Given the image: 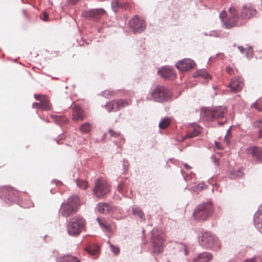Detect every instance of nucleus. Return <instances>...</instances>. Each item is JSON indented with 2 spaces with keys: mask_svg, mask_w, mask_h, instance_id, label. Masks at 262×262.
<instances>
[{
  "mask_svg": "<svg viewBox=\"0 0 262 262\" xmlns=\"http://www.w3.org/2000/svg\"><path fill=\"white\" fill-rule=\"evenodd\" d=\"M79 206V198L76 195L72 196L68 199L67 202L61 204L59 212L63 217H68L75 214Z\"/></svg>",
  "mask_w": 262,
  "mask_h": 262,
  "instance_id": "nucleus-1",
  "label": "nucleus"
},
{
  "mask_svg": "<svg viewBox=\"0 0 262 262\" xmlns=\"http://www.w3.org/2000/svg\"><path fill=\"white\" fill-rule=\"evenodd\" d=\"M199 243L201 246L207 249L218 250L221 247V243L217 237L210 232L202 233L200 238Z\"/></svg>",
  "mask_w": 262,
  "mask_h": 262,
  "instance_id": "nucleus-2",
  "label": "nucleus"
},
{
  "mask_svg": "<svg viewBox=\"0 0 262 262\" xmlns=\"http://www.w3.org/2000/svg\"><path fill=\"white\" fill-rule=\"evenodd\" d=\"M151 242L152 244V252L159 254L164 249L165 242V234L161 230L154 228L151 231Z\"/></svg>",
  "mask_w": 262,
  "mask_h": 262,
  "instance_id": "nucleus-3",
  "label": "nucleus"
},
{
  "mask_svg": "<svg viewBox=\"0 0 262 262\" xmlns=\"http://www.w3.org/2000/svg\"><path fill=\"white\" fill-rule=\"evenodd\" d=\"M212 212V204L210 202L203 203L195 209L193 216L196 220H205L211 215Z\"/></svg>",
  "mask_w": 262,
  "mask_h": 262,
  "instance_id": "nucleus-4",
  "label": "nucleus"
},
{
  "mask_svg": "<svg viewBox=\"0 0 262 262\" xmlns=\"http://www.w3.org/2000/svg\"><path fill=\"white\" fill-rule=\"evenodd\" d=\"M227 113L226 107L218 106L213 108H206L202 113V117L206 121H214L223 118Z\"/></svg>",
  "mask_w": 262,
  "mask_h": 262,
  "instance_id": "nucleus-5",
  "label": "nucleus"
},
{
  "mask_svg": "<svg viewBox=\"0 0 262 262\" xmlns=\"http://www.w3.org/2000/svg\"><path fill=\"white\" fill-rule=\"evenodd\" d=\"M85 226V221L78 216L73 217L67 226V231L69 235L72 236L78 235Z\"/></svg>",
  "mask_w": 262,
  "mask_h": 262,
  "instance_id": "nucleus-6",
  "label": "nucleus"
},
{
  "mask_svg": "<svg viewBox=\"0 0 262 262\" xmlns=\"http://www.w3.org/2000/svg\"><path fill=\"white\" fill-rule=\"evenodd\" d=\"M150 96V99L158 102H162L170 99L171 94L164 86H158L151 92Z\"/></svg>",
  "mask_w": 262,
  "mask_h": 262,
  "instance_id": "nucleus-7",
  "label": "nucleus"
},
{
  "mask_svg": "<svg viewBox=\"0 0 262 262\" xmlns=\"http://www.w3.org/2000/svg\"><path fill=\"white\" fill-rule=\"evenodd\" d=\"M221 17L222 19L227 18L224 20V25L226 28L229 29L236 24L237 14L236 9L234 8H230L228 12L225 11L222 12L221 14Z\"/></svg>",
  "mask_w": 262,
  "mask_h": 262,
  "instance_id": "nucleus-8",
  "label": "nucleus"
},
{
  "mask_svg": "<svg viewBox=\"0 0 262 262\" xmlns=\"http://www.w3.org/2000/svg\"><path fill=\"white\" fill-rule=\"evenodd\" d=\"M110 190V186L106 181L98 179L95 184L93 193L97 198H102Z\"/></svg>",
  "mask_w": 262,
  "mask_h": 262,
  "instance_id": "nucleus-9",
  "label": "nucleus"
},
{
  "mask_svg": "<svg viewBox=\"0 0 262 262\" xmlns=\"http://www.w3.org/2000/svg\"><path fill=\"white\" fill-rule=\"evenodd\" d=\"M19 192L13 188L4 186L0 188V196L4 195L5 201L7 203L13 202L17 200Z\"/></svg>",
  "mask_w": 262,
  "mask_h": 262,
  "instance_id": "nucleus-10",
  "label": "nucleus"
},
{
  "mask_svg": "<svg viewBox=\"0 0 262 262\" xmlns=\"http://www.w3.org/2000/svg\"><path fill=\"white\" fill-rule=\"evenodd\" d=\"M82 15L87 19L98 21L104 16L107 15V12L102 8L91 9L83 11Z\"/></svg>",
  "mask_w": 262,
  "mask_h": 262,
  "instance_id": "nucleus-11",
  "label": "nucleus"
},
{
  "mask_svg": "<svg viewBox=\"0 0 262 262\" xmlns=\"http://www.w3.org/2000/svg\"><path fill=\"white\" fill-rule=\"evenodd\" d=\"M129 26L133 31L138 32L144 31L146 27L144 21L137 16L129 21Z\"/></svg>",
  "mask_w": 262,
  "mask_h": 262,
  "instance_id": "nucleus-12",
  "label": "nucleus"
},
{
  "mask_svg": "<svg viewBox=\"0 0 262 262\" xmlns=\"http://www.w3.org/2000/svg\"><path fill=\"white\" fill-rule=\"evenodd\" d=\"M246 153L254 161L262 162V148L256 146H250L246 149Z\"/></svg>",
  "mask_w": 262,
  "mask_h": 262,
  "instance_id": "nucleus-13",
  "label": "nucleus"
},
{
  "mask_svg": "<svg viewBox=\"0 0 262 262\" xmlns=\"http://www.w3.org/2000/svg\"><path fill=\"white\" fill-rule=\"evenodd\" d=\"M244 85V80L241 77L232 78L228 85V87L234 93H237L242 90Z\"/></svg>",
  "mask_w": 262,
  "mask_h": 262,
  "instance_id": "nucleus-14",
  "label": "nucleus"
},
{
  "mask_svg": "<svg viewBox=\"0 0 262 262\" xmlns=\"http://www.w3.org/2000/svg\"><path fill=\"white\" fill-rule=\"evenodd\" d=\"M195 66L194 62L188 58L184 59L177 62L176 68L181 71H187L192 69Z\"/></svg>",
  "mask_w": 262,
  "mask_h": 262,
  "instance_id": "nucleus-15",
  "label": "nucleus"
},
{
  "mask_svg": "<svg viewBox=\"0 0 262 262\" xmlns=\"http://www.w3.org/2000/svg\"><path fill=\"white\" fill-rule=\"evenodd\" d=\"M257 11L251 4H248L243 7L241 15L244 18L250 19L256 15Z\"/></svg>",
  "mask_w": 262,
  "mask_h": 262,
  "instance_id": "nucleus-16",
  "label": "nucleus"
},
{
  "mask_svg": "<svg viewBox=\"0 0 262 262\" xmlns=\"http://www.w3.org/2000/svg\"><path fill=\"white\" fill-rule=\"evenodd\" d=\"M97 209L102 214H107L115 211L116 208L108 203L100 202L97 204Z\"/></svg>",
  "mask_w": 262,
  "mask_h": 262,
  "instance_id": "nucleus-17",
  "label": "nucleus"
},
{
  "mask_svg": "<svg viewBox=\"0 0 262 262\" xmlns=\"http://www.w3.org/2000/svg\"><path fill=\"white\" fill-rule=\"evenodd\" d=\"M158 73L164 78L172 79L176 77L174 70L169 67H163L158 71Z\"/></svg>",
  "mask_w": 262,
  "mask_h": 262,
  "instance_id": "nucleus-18",
  "label": "nucleus"
},
{
  "mask_svg": "<svg viewBox=\"0 0 262 262\" xmlns=\"http://www.w3.org/2000/svg\"><path fill=\"white\" fill-rule=\"evenodd\" d=\"M212 258L213 255L211 253L205 252L194 257L192 262H210Z\"/></svg>",
  "mask_w": 262,
  "mask_h": 262,
  "instance_id": "nucleus-19",
  "label": "nucleus"
},
{
  "mask_svg": "<svg viewBox=\"0 0 262 262\" xmlns=\"http://www.w3.org/2000/svg\"><path fill=\"white\" fill-rule=\"evenodd\" d=\"M85 117L83 110L79 105H75L73 108V120L74 121L82 120Z\"/></svg>",
  "mask_w": 262,
  "mask_h": 262,
  "instance_id": "nucleus-20",
  "label": "nucleus"
},
{
  "mask_svg": "<svg viewBox=\"0 0 262 262\" xmlns=\"http://www.w3.org/2000/svg\"><path fill=\"white\" fill-rule=\"evenodd\" d=\"M254 223L256 227L262 233V210H259L255 213Z\"/></svg>",
  "mask_w": 262,
  "mask_h": 262,
  "instance_id": "nucleus-21",
  "label": "nucleus"
},
{
  "mask_svg": "<svg viewBox=\"0 0 262 262\" xmlns=\"http://www.w3.org/2000/svg\"><path fill=\"white\" fill-rule=\"evenodd\" d=\"M119 103L118 100L112 101L107 103L105 105V107L108 112H111L112 111H117L118 109Z\"/></svg>",
  "mask_w": 262,
  "mask_h": 262,
  "instance_id": "nucleus-22",
  "label": "nucleus"
},
{
  "mask_svg": "<svg viewBox=\"0 0 262 262\" xmlns=\"http://www.w3.org/2000/svg\"><path fill=\"white\" fill-rule=\"evenodd\" d=\"M193 77H202L205 79H210L211 77L210 75L207 72L205 69H201L196 71L193 74Z\"/></svg>",
  "mask_w": 262,
  "mask_h": 262,
  "instance_id": "nucleus-23",
  "label": "nucleus"
},
{
  "mask_svg": "<svg viewBox=\"0 0 262 262\" xmlns=\"http://www.w3.org/2000/svg\"><path fill=\"white\" fill-rule=\"evenodd\" d=\"M32 107L34 108H39L42 111H48L51 109V104L35 102L33 103Z\"/></svg>",
  "mask_w": 262,
  "mask_h": 262,
  "instance_id": "nucleus-24",
  "label": "nucleus"
},
{
  "mask_svg": "<svg viewBox=\"0 0 262 262\" xmlns=\"http://www.w3.org/2000/svg\"><path fill=\"white\" fill-rule=\"evenodd\" d=\"M97 221L98 222L101 227L105 231L108 232H111V226L107 224L104 219L97 218Z\"/></svg>",
  "mask_w": 262,
  "mask_h": 262,
  "instance_id": "nucleus-25",
  "label": "nucleus"
},
{
  "mask_svg": "<svg viewBox=\"0 0 262 262\" xmlns=\"http://www.w3.org/2000/svg\"><path fill=\"white\" fill-rule=\"evenodd\" d=\"M201 132V128L199 126L193 127L189 129L188 134L185 136V138H192L199 135Z\"/></svg>",
  "mask_w": 262,
  "mask_h": 262,
  "instance_id": "nucleus-26",
  "label": "nucleus"
},
{
  "mask_svg": "<svg viewBox=\"0 0 262 262\" xmlns=\"http://www.w3.org/2000/svg\"><path fill=\"white\" fill-rule=\"evenodd\" d=\"M58 262H80L76 257L71 255H65L59 257Z\"/></svg>",
  "mask_w": 262,
  "mask_h": 262,
  "instance_id": "nucleus-27",
  "label": "nucleus"
},
{
  "mask_svg": "<svg viewBox=\"0 0 262 262\" xmlns=\"http://www.w3.org/2000/svg\"><path fill=\"white\" fill-rule=\"evenodd\" d=\"M133 212L135 215L138 216L141 221L145 220V216L142 210L138 207H134L133 208Z\"/></svg>",
  "mask_w": 262,
  "mask_h": 262,
  "instance_id": "nucleus-28",
  "label": "nucleus"
},
{
  "mask_svg": "<svg viewBox=\"0 0 262 262\" xmlns=\"http://www.w3.org/2000/svg\"><path fill=\"white\" fill-rule=\"evenodd\" d=\"M51 116L54 121L59 124L66 123L68 122L67 118L64 116L59 115H51Z\"/></svg>",
  "mask_w": 262,
  "mask_h": 262,
  "instance_id": "nucleus-29",
  "label": "nucleus"
},
{
  "mask_svg": "<svg viewBox=\"0 0 262 262\" xmlns=\"http://www.w3.org/2000/svg\"><path fill=\"white\" fill-rule=\"evenodd\" d=\"M34 98L42 103L51 104L48 97L46 95L35 94Z\"/></svg>",
  "mask_w": 262,
  "mask_h": 262,
  "instance_id": "nucleus-30",
  "label": "nucleus"
},
{
  "mask_svg": "<svg viewBox=\"0 0 262 262\" xmlns=\"http://www.w3.org/2000/svg\"><path fill=\"white\" fill-rule=\"evenodd\" d=\"M171 119L169 118H165L160 122L159 127L161 129H165L171 123Z\"/></svg>",
  "mask_w": 262,
  "mask_h": 262,
  "instance_id": "nucleus-31",
  "label": "nucleus"
},
{
  "mask_svg": "<svg viewBox=\"0 0 262 262\" xmlns=\"http://www.w3.org/2000/svg\"><path fill=\"white\" fill-rule=\"evenodd\" d=\"M121 1L119 0H113L112 2V8L115 12L119 11V9L121 8Z\"/></svg>",
  "mask_w": 262,
  "mask_h": 262,
  "instance_id": "nucleus-32",
  "label": "nucleus"
},
{
  "mask_svg": "<svg viewBox=\"0 0 262 262\" xmlns=\"http://www.w3.org/2000/svg\"><path fill=\"white\" fill-rule=\"evenodd\" d=\"M91 125L90 123L86 122L82 124L79 128L81 133L86 134L89 133L91 130Z\"/></svg>",
  "mask_w": 262,
  "mask_h": 262,
  "instance_id": "nucleus-33",
  "label": "nucleus"
},
{
  "mask_svg": "<svg viewBox=\"0 0 262 262\" xmlns=\"http://www.w3.org/2000/svg\"><path fill=\"white\" fill-rule=\"evenodd\" d=\"M251 107L254 108L258 112H262V100H257L251 105Z\"/></svg>",
  "mask_w": 262,
  "mask_h": 262,
  "instance_id": "nucleus-34",
  "label": "nucleus"
},
{
  "mask_svg": "<svg viewBox=\"0 0 262 262\" xmlns=\"http://www.w3.org/2000/svg\"><path fill=\"white\" fill-rule=\"evenodd\" d=\"M119 106L118 109L120 110L126 106H128L131 102L126 99H118Z\"/></svg>",
  "mask_w": 262,
  "mask_h": 262,
  "instance_id": "nucleus-35",
  "label": "nucleus"
},
{
  "mask_svg": "<svg viewBox=\"0 0 262 262\" xmlns=\"http://www.w3.org/2000/svg\"><path fill=\"white\" fill-rule=\"evenodd\" d=\"M77 186L81 189H85L88 187V183L87 181L81 180H77Z\"/></svg>",
  "mask_w": 262,
  "mask_h": 262,
  "instance_id": "nucleus-36",
  "label": "nucleus"
},
{
  "mask_svg": "<svg viewBox=\"0 0 262 262\" xmlns=\"http://www.w3.org/2000/svg\"><path fill=\"white\" fill-rule=\"evenodd\" d=\"M85 250L91 255H95L98 252L97 248H94L91 246L86 248Z\"/></svg>",
  "mask_w": 262,
  "mask_h": 262,
  "instance_id": "nucleus-37",
  "label": "nucleus"
},
{
  "mask_svg": "<svg viewBox=\"0 0 262 262\" xmlns=\"http://www.w3.org/2000/svg\"><path fill=\"white\" fill-rule=\"evenodd\" d=\"M108 243L110 245V248H111V251L115 254V255H118L119 254V253H120V249L119 248V247L118 246H115L114 245H113V244H112L110 241H108Z\"/></svg>",
  "mask_w": 262,
  "mask_h": 262,
  "instance_id": "nucleus-38",
  "label": "nucleus"
},
{
  "mask_svg": "<svg viewBox=\"0 0 262 262\" xmlns=\"http://www.w3.org/2000/svg\"><path fill=\"white\" fill-rule=\"evenodd\" d=\"M108 133L110 136L114 138H118L121 136V133L120 132L114 130L113 129H110L108 130Z\"/></svg>",
  "mask_w": 262,
  "mask_h": 262,
  "instance_id": "nucleus-39",
  "label": "nucleus"
},
{
  "mask_svg": "<svg viewBox=\"0 0 262 262\" xmlns=\"http://www.w3.org/2000/svg\"><path fill=\"white\" fill-rule=\"evenodd\" d=\"M121 4H122V6H121V9L125 10H129L132 8L131 4L128 2H124L121 1Z\"/></svg>",
  "mask_w": 262,
  "mask_h": 262,
  "instance_id": "nucleus-40",
  "label": "nucleus"
},
{
  "mask_svg": "<svg viewBox=\"0 0 262 262\" xmlns=\"http://www.w3.org/2000/svg\"><path fill=\"white\" fill-rule=\"evenodd\" d=\"M183 174L184 175V178L185 179V180L186 181H188L189 180H191L193 179V178H194L195 177V174H193V173H186V174L185 175L184 173H183Z\"/></svg>",
  "mask_w": 262,
  "mask_h": 262,
  "instance_id": "nucleus-41",
  "label": "nucleus"
},
{
  "mask_svg": "<svg viewBox=\"0 0 262 262\" xmlns=\"http://www.w3.org/2000/svg\"><path fill=\"white\" fill-rule=\"evenodd\" d=\"M104 96L106 98H108L109 96H112L114 95V92L111 91L110 90H105L103 92Z\"/></svg>",
  "mask_w": 262,
  "mask_h": 262,
  "instance_id": "nucleus-42",
  "label": "nucleus"
},
{
  "mask_svg": "<svg viewBox=\"0 0 262 262\" xmlns=\"http://www.w3.org/2000/svg\"><path fill=\"white\" fill-rule=\"evenodd\" d=\"M41 18L44 21H47L49 19V15L47 13L43 11L41 15Z\"/></svg>",
  "mask_w": 262,
  "mask_h": 262,
  "instance_id": "nucleus-43",
  "label": "nucleus"
},
{
  "mask_svg": "<svg viewBox=\"0 0 262 262\" xmlns=\"http://www.w3.org/2000/svg\"><path fill=\"white\" fill-rule=\"evenodd\" d=\"M230 134V131L229 130H228L227 134L225 136V137L224 138V143L226 145H228L229 144V138H228V134Z\"/></svg>",
  "mask_w": 262,
  "mask_h": 262,
  "instance_id": "nucleus-44",
  "label": "nucleus"
},
{
  "mask_svg": "<svg viewBox=\"0 0 262 262\" xmlns=\"http://www.w3.org/2000/svg\"><path fill=\"white\" fill-rule=\"evenodd\" d=\"M226 71L228 74H229L231 75L232 74H234L233 69L231 67H227L226 68Z\"/></svg>",
  "mask_w": 262,
  "mask_h": 262,
  "instance_id": "nucleus-45",
  "label": "nucleus"
},
{
  "mask_svg": "<svg viewBox=\"0 0 262 262\" xmlns=\"http://www.w3.org/2000/svg\"><path fill=\"white\" fill-rule=\"evenodd\" d=\"M128 163L127 161H123V166L125 172L127 171L128 169Z\"/></svg>",
  "mask_w": 262,
  "mask_h": 262,
  "instance_id": "nucleus-46",
  "label": "nucleus"
},
{
  "mask_svg": "<svg viewBox=\"0 0 262 262\" xmlns=\"http://www.w3.org/2000/svg\"><path fill=\"white\" fill-rule=\"evenodd\" d=\"M255 125L257 128H262V119L255 122Z\"/></svg>",
  "mask_w": 262,
  "mask_h": 262,
  "instance_id": "nucleus-47",
  "label": "nucleus"
},
{
  "mask_svg": "<svg viewBox=\"0 0 262 262\" xmlns=\"http://www.w3.org/2000/svg\"><path fill=\"white\" fill-rule=\"evenodd\" d=\"M125 187V185L124 183H120L118 186V190L119 191L121 192L123 191L124 188Z\"/></svg>",
  "mask_w": 262,
  "mask_h": 262,
  "instance_id": "nucleus-48",
  "label": "nucleus"
},
{
  "mask_svg": "<svg viewBox=\"0 0 262 262\" xmlns=\"http://www.w3.org/2000/svg\"><path fill=\"white\" fill-rule=\"evenodd\" d=\"M256 259L254 257L247 259L243 261V262H256Z\"/></svg>",
  "mask_w": 262,
  "mask_h": 262,
  "instance_id": "nucleus-49",
  "label": "nucleus"
},
{
  "mask_svg": "<svg viewBox=\"0 0 262 262\" xmlns=\"http://www.w3.org/2000/svg\"><path fill=\"white\" fill-rule=\"evenodd\" d=\"M215 146L218 149H223V147L222 146V144L217 142H215Z\"/></svg>",
  "mask_w": 262,
  "mask_h": 262,
  "instance_id": "nucleus-50",
  "label": "nucleus"
},
{
  "mask_svg": "<svg viewBox=\"0 0 262 262\" xmlns=\"http://www.w3.org/2000/svg\"><path fill=\"white\" fill-rule=\"evenodd\" d=\"M258 128V138H262V128Z\"/></svg>",
  "mask_w": 262,
  "mask_h": 262,
  "instance_id": "nucleus-51",
  "label": "nucleus"
},
{
  "mask_svg": "<svg viewBox=\"0 0 262 262\" xmlns=\"http://www.w3.org/2000/svg\"><path fill=\"white\" fill-rule=\"evenodd\" d=\"M238 49L239 50L241 53H243L245 51V48L243 46H238Z\"/></svg>",
  "mask_w": 262,
  "mask_h": 262,
  "instance_id": "nucleus-52",
  "label": "nucleus"
},
{
  "mask_svg": "<svg viewBox=\"0 0 262 262\" xmlns=\"http://www.w3.org/2000/svg\"><path fill=\"white\" fill-rule=\"evenodd\" d=\"M79 0H69V2L73 5H75L78 3Z\"/></svg>",
  "mask_w": 262,
  "mask_h": 262,
  "instance_id": "nucleus-53",
  "label": "nucleus"
},
{
  "mask_svg": "<svg viewBox=\"0 0 262 262\" xmlns=\"http://www.w3.org/2000/svg\"><path fill=\"white\" fill-rule=\"evenodd\" d=\"M184 167L188 170H189L191 169V167L189 166L187 164H185L184 165Z\"/></svg>",
  "mask_w": 262,
  "mask_h": 262,
  "instance_id": "nucleus-54",
  "label": "nucleus"
},
{
  "mask_svg": "<svg viewBox=\"0 0 262 262\" xmlns=\"http://www.w3.org/2000/svg\"><path fill=\"white\" fill-rule=\"evenodd\" d=\"M22 13L23 14V15L26 17H27V11L26 10H23L22 11Z\"/></svg>",
  "mask_w": 262,
  "mask_h": 262,
  "instance_id": "nucleus-55",
  "label": "nucleus"
},
{
  "mask_svg": "<svg viewBox=\"0 0 262 262\" xmlns=\"http://www.w3.org/2000/svg\"><path fill=\"white\" fill-rule=\"evenodd\" d=\"M199 188H200V189H203V185H201V186H200V185H198L196 189H199Z\"/></svg>",
  "mask_w": 262,
  "mask_h": 262,
  "instance_id": "nucleus-56",
  "label": "nucleus"
},
{
  "mask_svg": "<svg viewBox=\"0 0 262 262\" xmlns=\"http://www.w3.org/2000/svg\"><path fill=\"white\" fill-rule=\"evenodd\" d=\"M185 252H186V254H187L188 251L186 250H185Z\"/></svg>",
  "mask_w": 262,
  "mask_h": 262,
  "instance_id": "nucleus-57",
  "label": "nucleus"
},
{
  "mask_svg": "<svg viewBox=\"0 0 262 262\" xmlns=\"http://www.w3.org/2000/svg\"><path fill=\"white\" fill-rule=\"evenodd\" d=\"M250 50H251V48L248 49V52H249Z\"/></svg>",
  "mask_w": 262,
  "mask_h": 262,
  "instance_id": "nucleus-58",
  "label": "nucleus"
},
{
  "mask_svg": "<svg viewBox=\"0 0 262 262\" xmlns=\"http://www.w3.org/2000/svg\"><path fill=\"white\" fill-rule=\"evenodd\" d=\"M59 141H58V140H57V143L58 144H59Z\"/></svg>",
  "mask_w": 262,
  "mask_h": 262,
  "instance_id": "nucleus-59",
  "label": "nucleus"
},
{
  "mask_svg": "<svg viewBox=\"0 0 262 262\" xmlns=\"http://www.w3.org/2000/svg\"><path fill=\"white\" fill-rule=\"evenodd\" d=\"M260 262H262V258L261 259Z\"/></svg>",
  "mask_w": 262,
  "mask_h": 262,
  "instance_id": "nucleus-60",
  "label": "nucleus"
}]
</instances>
